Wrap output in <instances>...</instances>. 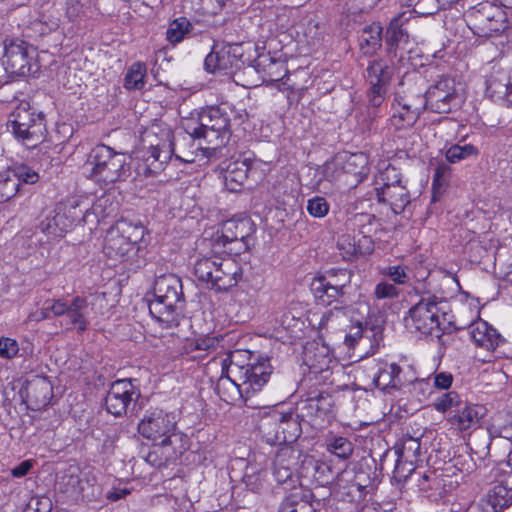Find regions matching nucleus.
<instances>
[{"mask_svg": "<svg viewBox=\"0 0 512 512\" xmlns=\"http://www.w3.org/2000/svg\"><path fill=\"white\" fill-rule=\"evenodd\" d=\"M90 213L80 209L78 203L56 205L54 210L40 222V230L51 238L62 237L78 222H87Z\"/></svg>", "mask_w": 512, "mask_h": 512, "instance_id": "f8f14e48", "label": "nucleus"}, {"mask_svg": "<svg viewBox=\"0 0 512 512\" xmlns=\"http://www.w3.org/2000/svg\"><path fill=\"white\" fill-rule=\"evenodd\" d=\"M194 275L207 288L225 291L238 283L241 267L232 258H222L218 255L204 256L196 260Z\"/></svg>", "mask_w": 512, "mask_h": 512, "instance_id": "0eeeda50", "label": "nucleus"}, {"mask_svg": "<svg viewBox=\"0 0 512 512\" xmlns=\"http://www.w3.org/2000/svg\"><path fill=\"white\" fill-rule=\"evenodd\" d=\"M176 416L161 409L146 411L138 424V431L144 437L157 442L163 448L171 446L172 453L167 452L166 459L176 458L187 449L183 443L184 435L177 432Z\"/></svg>", "mask_w": 512, "mask_h": 512, "instance_id": "7ed1b4c3", "label": "nucleus"}, {"mask_svg": "<svg viewBox=\"0 0 512 512\" xmlns=\"http://www.w3.org/2000/svg\"><path fill=\"white\" fill-rule=\"evenodd\" d=\"M329 209L330 205L324 197L315 196L307 202V211L315 218L325 217L328 214Z\"/></svg>", "mask_w": 512, "mask_h": 512, "instance_id": "49530a36", "label": "nucleus"}, {"mask_svg": "<svg viewBox=\"0 0 512 512\" xmlns=\"http://www.w3.org/2000/svg\"><path fill=\"white\" fill-rule=\"evenodd\" d=\"M162 139L154 141L156 132L153 129L145 131L142 141L148 144L149 150L147 155L143 156V160L137 165V173L139 175L150 176L156 174L163 169L165 164L172 155L178 161L184 163H194L211 154L212 150H206L205 146L200 143L196 145L194 137L185 130V133H179L171 138V131L163 129Z\"/></svg>", "mask_w": 512, "mask_h": 512, "instance_id": "f257e3e1", "label": "nucleus"}, {"mask_svg": "<svg viewBox=\"0 0 512 512\" xmlns=\"http://www.w3.org/2000/svg\"><path fill=\"white\" fill-rule=\"evenodd\" d=\"M153 296L154 299L149 303L152 317L165 327L177 325V316L184 302L181 279L174 274L157 277Z\"/></svg>", "mask_w": 512, "mask_h": 512, "instance_id": "20e7f679", "label": "nucleus"}, {"mask_svg": "<svg viewBox=\"0 0 512 512\" xmlns=\"http://www.w3.org/2000/svg\"><path fill=\"white\" fill-rule=\"evenodd\" d=\"M328 285H330L329 278L326 276L315 278L311 283V290L314 293V296L323 304L326 302V287Z\"/></svg>", "mask_w": 512, "mask_h": 512, "instance_id": "4d7b16f0", "label": "nucleus"}, {"mask_svg": "<svg viewBox=\"0 0 512 512\" xmlns=\"http://www.w3.org/2000/svg\"><path fill=\"white\" fill-rule=\"evenodd\" d=\"M19 352V344L15 339L10 337L0 338V358L11 360L17 356Z\"/></svg>", "mask_w": 512, "mask_h": 512, "instance_id": "09e8293b", "label": "nucleus"}, {"mask_svg": "<svg viewBox=\"0 0 512 512\" xmlns=\"http://www.w3.org/2000/svg\"><path fill=\"white\" fill-rule=\"evenodd\" d=\"M327 450L337 457L346 460L351 457L354 447L347 438L334 437L327 443Z\"/></svg>", "mask_w": 512, "mask_h": 512, "instance_id": "a18cd8bd", "label": "nucleus"}, {"mask_svg": "<svg viewBox=\"0 0 512 512\" xmlns=\"http://www.w3.org/2000/svg\"><path fill=\"white\" fill-rule=\"evenodd\" d=\"M470 16L474 20L478 33L483 36L490 37L507 28L505 12L490 2L479 3L473 8Z\"/></svg>", "mask_w": 512, "mask_h": 512, "instance_id": "f3484780", "label": "nucleus"}, {"mask_svg": "<svg viewBox=\"0 0 512 512\" xmlns=\"http://www.w3.org/2000/svg\"><path fill=\"white\" fill-rule=\"evenodd\" d=\"M304 409L307 415L320 419L323 422H330L335 417V403L333 397L328 393H319L306 400Z\"/></svg>", "mask_w": 512, "mask_h": 512, "instance_id": "bb28decb", "label": "nucleus"}, {"mask_svg": "<svg viewBox=\"0 0 512 512\" xmlns=\"http://www.w3.org/2000/svg\"><path fill=\"white\" fill-rule=\"evenodd\" d=\"M250 162L247 158L235 159L222 167V178L227 190L238 192L242 189L248 178Z\"/></svg>", "mask_w": 512, "mask_h": 512, "instance_id": "393cba45", "label": "nucleus"}, {"mask_svg": "<svg viewBox=\"0 0 512 512\" xmlns=\"http://www.w3.org/2000/svg\"><path fill=\"white\" fill-rule=\"evenodd\" d=\"M82 13V5L78 0H67L66 2V17L70 21H75Z\"/></svg>", "mask_w": 512, "mask_h": 512, "instance_id": "052dcab7", "label": "nucleus"}, {"mask_svg": "<svg viewBox=\"0 0 512 512\" xmlns=\"http://www.w3.org/2000/svg\"><path fill=\"white\" fill-rule=\"evenodd\" d=\"M342 281H334V277L329 278V284L326 287V302L324 304H331L332 301L338 299L344 294V288L350 284L352 274L346 269H341L338 274Z\"/></svg>", "mask_w": 512, "mask_h": 512, "instance_id": "4c0bfd02", "label": "nucleus"}, {"mask_svg": "<svg viewBox=\"0 0 512 512\" xmlns=\"http://www.w3.org/2000/svg\"><path fill=\"white\" fill-rule=\"evenodd\" d=\"M342 173V168L335 161H327L319 168L320 180L332 182Z\"/></svg>", "mask_w": 512, "mask_h": 512, "instance_id": "864d4df0", "label": "nucleus"}, {"mask_svg": "<svg viewBox=\"0 0 512 512\" xmlns=\"http://www.w3.org/2000/svg\"><path fill=\"white\" fill-rule=\"evenodd\" d=\"M35 47L19 38L4 43V54L0 60V82L3 78L27 76L38 69Z\"/></svg>", "mask_w": 512, "mask_h": 512, "instance_id": "9d476101", "label": "nucleus"}, {"mask_svg": "<svg viewBox=\"0 0 512 512\" xmlns=\"http://www.w3.org/2000/svg\"><path fill=\"white\" fill-rule=\"evenodd\" d=\"M231 117L226 107L212 106L203 109L197 120H189L185 130L198 140L206 142L205 149L215 151L224 146L231 136Z\"/></svg>", "mask_w": 512, "mask_h": 512, "instance_id": "39448f33", "label": "nucleus"}, {"mask_svg": "<svg viewBox=\"0 0 512 512\" xmlns=\"http://www.w3.org/2000/svg\"><path fill=\"white\" fill-rule=\"evenodd\" d=\"M337 246L344 259H351L372 250L370 244L364 243L361 238L356 239L355 235H351L348 231L338 238Z\"/></svg>", "mask_w": 512, "mask_h": 512, "instance_id": "72a5a7b5", "label": "nucleus"}, {"mask_svg": "<svg viewBox=\"0 0 512 512\" xmlns=\"http://www.w3.org/2000/svg\"><path fill=\"white\" fill-rule=\"evenodd\" d=\"M424 109L425 101L421 93H397L391 107L390 124L396 130L409 129Z\"/></svg>", "mask_w": 512, "mask_h": 512, "instance_id": "ddd939ff", "label": "nucleus"}, {"mask_svg": "<svg viewBox=\"0 0 512 512\" xmlns=\"http://www.w3.org/2000/svg\"><path fill=\"white\" fill-rule=\"evenodd\" d=\"M240 49V44L215 43L204 61L206 71L210 73H231L238 63Z\"/></svg>", "mask_w": 512, "mask_h": 512, "instance_id": "aec40b11", "label": "nucleus"}, {"mask_svg": "<svg viewBox=\"0 0 512 512\" xmlns=\"http://www.w3.org/2000/svg\"><path fill=\"white\" fill-rule=\"evenodd\" d=\"M463 403L460 395L456 391H448L437 396L433 401V408L440 413L448 411L455 412Z\"/></svg>", "mask_w": 512, "mask_h": 512, "instance_id": "58836bf2", "label": "nucleus"}, {"mask_svg": "<svg viewBox=\"0 0 512 512\" xmlns=\"http://www.w3.org/2000/svg\"><path fill=\"white\" fill-rule=\"evenodd\" d=\"M412 18L411 11H403L391 19L386 32L389 45H398L408 38L407 25Z\"/></svg>", "mask_w": 512, "mask_h": 512, "instance_id": "473e14b6", "label": "nucleus"}, {"mask_svg": "<svg viewBox=\"0 0 512 512\" xmlns=\"http://www.w3.org/2000/svg\"><path fill=\"white\" fill-rule=\"evenodd\" d=\"M438 483L437 478L435 477L434 473H424L421 476V479L419 480L418 487L422 491H429L432 490L435 486V484Z\"/></svg>", "mask_w": 512, "mask_h": 512, "instance_id": "69168bd1", "label": "nucleus"}, {"mask_svg": "<svg viewBox=\"0 0 512 512\" xmlns=\"http://www.w3.org/2000/svg\"><path fill=\"white\" fill-rule=\"evenodd\" d=\"M229 111V115L232 114L233 123L236 125H241L248 119V113L246 109L229 108Z\"/></svg>", "mask_w": 512, "mask_h": 512, "instance_id": "774afa93", "label": "nucleus"}, {"mask_svg": "<svg viewBox=\"0 0 512 512\" xmlns=\"http://www.w3.org/2000/svg\"><path fill=\"white\" fill-rule=\"evenodd\" d=\"M297 493L288 497L283 504L281 512H312L313 508L307 501H297Z\"/></svg>", "mask_w": 512, "mask_h": 512, "instance_id": "8fccbe9b", "label": "nucleus"}, {"mask_svg": "<svg viewBox=\"0 0 512 512\" xmlns=\"http://www.w3.org/2000/svg\"><path fill=\"white\" fill-rule=\"evenodd\" d=\"M140 392L132 379L114 381L107 392L105 406L114 416H121L128 410L129 405L138 399Z\"/></svg>", "mask_w": 512, "mask_h": 512, "instance_id": "a211bd4d", "label": "nucleus"}, {"mask_svg": "<svg viewBox=\"0 0 512 512\" xmlns=\"http://www.w3.org/2000/svg\"><path fill=\"white\" fill-rule=\"evenodd\" d=\"M382 26L372 23L363 28L360 35V49L366 55L374 54L382 46Z\"/></svg>", "mask_w": 512, "mask_h": 512, "instance_id": "f704fd0d", "label": "nucleus"}, {"mask_svg": "<svg viewBox=\"0 0 512 512\" xmlns=\"http://www.w3.org/2000/svg\"><path fill=\"white\" fill-rule=\"evenodd\" d=\"M18 185L9 167L0 172V202H6L18 192Z\"/></svg>", "mask_w": 512, "mask_h": 512, "instance_id": "a19ab883", "label": "nucleus"}, {"mask_svg": "<svg viewBox=\"0 0 512 512\" xmlns=\"http://www.w3.org/2000/svg\"><path fill=\"white\" fill-rule=\"evenodd\" d=\"M438 483L437 478L435 477L434 473H424L421 476V479L419 480L418 487L422 491H429L432 490L435 486V484Z\"/></svg>", "mask_w": 512, "mask_h": 512, "instance_id": "0e129e2a", "label": "nucleus"}, {"mask_svg": "<svg viewBox=\"0 0 512 512\" xmlns=\"http://www.w3.org/2000/svg\"><path fill=\"white\" fill-rule=\"evenodd\" d=\"M420 442L416 438H408L404 440L402 449L400 451V457L403 458H416L419 455Z\"/></svg>", "mask_w": 512, "mask_h": 512, "instance_id": "13d9d810", "label": "nucleus"}, {"mask_svg": "<svg viewBox=\"0 0 512 512\" xmlns=\"http://www.w3.org/2000/svg\"><path fill=\"white\" fill-rule=\"evenodd\" d=\"M478 155L479 149L472 144H454L445 152V157L449 163H457L470 157H477Z\"/></svg>", "mask_w": 512, "mask_h": 512, "instance_id": "ea45409f", "label": "nucleus"}, {"mask_svg": "<svg viewBox=\"0 0 512 512\" xmlns=\"http://www.w3.org/2000/svg\"><path fill=\"white\" fill-rule=\"evenodd\" d=\"M407 382L411 380L403 375L401 367L395 363L385 364L374 378L376 387L383 391L400 389Z\"/></svg>", "mask_w": 512, "mask_h": 512, "instance_id": "c756f323", "label": "nucleus"}, {"mask_svg": "<svg viewBox=\"0 0 512 512\" xmlns=\"http://www.w3.org/2000/svg\"><path fill=\"white\" fill-rule=\"evenodd\" d=\"M423 97L425 108L439 114L449 113L460 104L456 81L449 77L439 79Z\"/></svg>", "mask_w": 512, "mask_h": 512, "instance_id": "4468645a", "label": "nucleus"}, {"mask_svg": "<svg viewBox=\"0 0 512 512\" xmlns=\"http://www.w3.org/2000/svg\"><path fill=\"white\" fill-rule=\"evenodd\" d=\"M366 325V321L356 320V325L351 326L349 333L345 336L346 345L353 347L355 344L363 340V332Z\"/></svg>", "mask_w": 512, "mask_h": 512, "instance_id": "5fc2aeb1", "label": "nucleus"}, {"mask_svg": "<svg viewBox=\"0 0 512 512\" xmlns=\"http://www.w3.org/2000/svg\"><path fill=\"white\" fill-rule=\"evenodd\" d=\"M453 377L450 373L440 372L434 376V386L438 389H448L452 385Z\"/></svg>", "mask_w": 512, "mask_h": 512, "instance_id": "e2e57ef3", "label": "nucleus"}, {"mask_svg": "<svg viewBox=\"0 0 512 512\" xmlns=\"http://www.w3.org/2000/svg\"><path fill=\"white\" fill-rule=\"evenodd\" d=\"M129 160L127 155L109 146L97 145L91 150L86 162L89 177L104 185L124 181L131 174Z\"/></svg>", "mask_w": 512, "mask_h": 512, "instance_id": "423d86ee", "label": "nucleus"}, {"mask_svg": "<svg viewBox=\"0 0 512 512\" xmlns=\"http://www.w3.org/2000/svg\"><path fill=\"white\" fill-rule=\"evenodd\" d=\"M9 127L16 138L28 148H35L44 139L46 126L44 116L29 102L21 101L9 115Z\"/></svg>", "mask_w": 512, "mask_h": 512, "instance_id": "1a4fd4ad", "label": "nucleus"}, {"mask_svg": "<svg viewBox=\"0 0 512 512\" xmlns=\"http://www.w3.org/2000/svg\"><path fill=\"white\" fill-rule=\"evenodd\" d=\"M300 456V450L291 445H284L277 450L273 461V474L279 483L292 480Z\"/></svg>", "mask_w": 512, "mask_h": 512, "instance_id": "4be33fe9", "label": "nucleus"}, {"mask_svg": "<svg viewBox=\"0 0 512 512\" xmlns=\"http://www.w3.org/2000/svg\"><path fill=\"white\" fill-rule=\"evenodd\" d=\"M376 197L379 202L389 205L395 214L404 211L405 207L411 201L409 191L403 182L387 187L384 190L379 188Z\"/></svg>", "mask_w": 512, "mask_h": 512, "instance_id": "cd10ccee", "label": "nucleus"}, {"mask_svg": "<svg viewBox=\"0 0 512 512\" xmlns=\"http://www.w3.org/2000/svg\"><path fill=\"white\" fill-rule=\"evenodd\" d=\"M376 222L373 214L354 213L347 218L345 227L348 232H358L363 242L371 245V234L375 230Z\"/></svg>", "mask_w": 512, "mask_h": 512, "instance_id": "7c9ffc66", "label": "nucleus"}, {"mask_svg": "<svg viewBox=\"0 0 512 512\" xmlns=\"http://www.w3.org/2000/svg\"><path fill=\"white\" fill-rule=\"evenodd\" d=\"M9 169L14 174L18 190H20L21 184H35L39 180L38 172L26 164H16Z\"/></svg>", "mask_w": 512, "mask_h": 512, "instance_id": "c03bdc74", "label": "nucleus"}, {"mask_svg": "<svg viewBox=\"0 0 512 512\" xmlns=\"http://www.w3.org/2000/svg\"><path fill=\"white\" fill-rule=\"evenodd\" d=\"M381 273L388 276L395 284H405L409 280V276L406 272V267L401 265L385 267Z\"/></svg>", "mask_w": 512, "mask_h": 512, "instance_id": "3c124183", "label": "nucleus"}, {"mask_svg": "<svg viewBox=\"0 0 512 512\" xmlns=\"http://www.w3.org/2000/svg\"><path fill=\"white\" fill-rule=\"evenodd\" d=\"M254 225L248 218L230 219L222 223L221 228L213 236L212 240L218 246L227 244H239L238 251L246 250L247 238L254 233Z\"/></svg>", "mask_w": 512, "mask_h": 512, "instance_id": "6ab92c4d", "label": "nucleus"}, {"mask_svg": "<svg viewBox=\"0 0 512 512\" xmlns=\"http://www.w3.org/2000/svg\"><path fill=\"white\" fill-rule=\"evenodd\" d=\"M444 302L436 296L421 299L412 306L405 317V326L411 332L421 335L438 336L441 332V324L445 320Z\"/></svg>", "mask_w": 512, "mask_h": 512, "instance_id": "9b49d317", "label": "nucleus"}, {"mask_svg": "<svg viewBox=\"0 0 512 512\" xmlns=\"http://www.w3.org/2000/svg\"><path fill=\"white\" fill-rule=\"evenodd\" d=\"M343 310L342 308L335 307L334 309H331L327 312H325L320 320V327L321 328H328L330 322H335L339 317L343 316Z\"/></svg>", "mask_w": 512, "mask_h": 512, "instance_id": "bf43d9fd", "label": "nucleus"}, {"mask_svg": "<svg viewBox=\"0 0 512 512\" xmlns=\"http://www.w3.org/2000/svg\"><path fill=\"white\" fill-rule=\"evenodd\" d=\"M343 169L348 173H352L360 178H363L369 171L368 158L363 153L352 154L346 160Z\"/></svg>", "mask_w": 512, "mask_h": 512, "instance_id": "37998d69", "label": "nucleus"}, {"mask_svg": "<svg viewBox=\"0 0 512 512\" xmlns=\"http://www.w3.org/2000/svg\"><path fill=\"white\" fill-rule=\"evenodd\" d=\"M190 29L191 23L186 18L181 17L175 19L167 29V40L172 44L179 43L184 39L185 35L190 32Z\"/></svg>", "mask_w": 512, "mask_h": 512, "instance_id": "79ce46f5", "label": "nucleus"}, {"mask_svg": "<svg viewBox=\"0 0 512 512\" xmlns=\"http://www.w3.org/2000/svg\"><path fill=\"white\" fill-rule=\"evenodd\" d=\"M468 330L475 346L487 352H494L504 341L497 330L482 319L472 322Z\"/></svg>", "mask_w": 512, "mask_h": 512, "instance_id": "b1692460", "label": "nucleus"}, {"mask_svg": "<svg viewBox=\"0 0 512 512\" xmlns=\"http://www.w3.org/2000/svg\"><path fill=\"white\" fill-rule=\"evenodd\" d=\"M242 352L234 351L226 357L214 358L212 365L221 367L216 390L221 393L222 388L229 386L247 400L251 395L260 391L268 382L272 373V366L266 357H260L256 362L240 365L237 361Z\"/></svg>", "mask_w": 512, "mask_h": 512, "instance_id": "f03ea898", "label": "nucleus"}, {"mask_svg": "<svg viewBox=\"0 0 512 512\" xmlns=\"http://www.w3.org/2000/svg\"><path fill=\"white\" fill-rule=\"evenodd\" d=\"M261 429L267 434L269 440L279 443H291L300 434L299 423L293 415L277 411L272 412L263 420Z\"/></svg>", "mask_w": 512, "mask_h": 512, "instance_id": "dca6fc26", "label": "nucleus"}, {"mask_svg": "<svg viewBox=\"0 0 512 512\" xmlns=\"http://www.w3.org/2000/svg\"><path fill=\"white\" fill-rule=\"evenodd\" d=\"M144 235L145 227L142 224L126 220L118 221L107 230L103 251L112 260L127 262L138 252V243Z\"/></svg>", "mask_w": 512, "mask_h": 512, "instance_id": "6e6552de", "label": "nucleus"}, {"mask_svg": "<svg viewBox=\"0 0 512 512\" xmlns=\"http://www.w3.org/2000/svg\"><path fill=\"white\" fill-rule=\"evenodd\" d=\"M402 175L399 169L388 164L383 169H380L374 179V190L377 194L379 192V188L383 190L387 187H391L392 185H397L402 183Z\"/></svg>", "mask_w": 512, "mask_h": 512, "instance_id": "c9c22d12", "label": "nucleus"}, {"mask_svg": "<svg viewBox=\"0 0 512 512\" xmlns=\"http://www.w3.org/2000/svg\"><path fill=\"white\" fill-rule=\"evenodd\" d=\"M146 72L147 68L144 63H133L125 75L124 87L128 90L142 89L145 85Z\"/></svg>", "mask_w": 512, "mask_h": 512, "instance_id": "e433bc0d", "label": "nucleus"}, {"mask_svg": "<svg viewBox=\"0 0 512 512\" xmlns=\"http://www.w3.org/2000/svg\"><path fill=\"white\" fill-rule=\"evenodd\" d=\"M49 308L55 317L66 316L70 325L78 331L86 330L88 326L89 303L86 298L76 296L70 304L64 299H57Z\"/></svg>", "mask_w": 512, "mask_h": 512, "instance_id": "412c9836", "label": "nucleus"}, {"mask_svg": "<svg viewBox=\"0 0 512 512\" xmlns=\"http://www.w3.org/2000/svg\"><path fill=\"white\" fill-rule=\"evenodd\" d=\"M511 86L512 82L505 71H495L486 81V95L496 102L506 100Z\"/></svg>", "mask_w": 512, "mask_h": 512, "instance_id": "2f4dec72", "label": "nucleus"}, {"mask_svg": "<svg viewBox=\"0 0 512 512\" xmlns=\"http://www.w3.org/2000/svg\"><path fill=\"white\" fill-rule=\"evenodd\" d=\"M485 502L493 512H499L512 503V477H504L488 491Z\"/></svg>", "mask_w": 512, "mask_h": 512, "instance_id": "c85d7f7f", "label": "nucleus"}, {"mask_svg": "<svg viewBox=\"0 0 512 512\" xmlns=\"http://www.w3.org/2000/svg\"><path fill=\"white\" fill-rule=\"evenodd\" d=\"M130 494V490L128 488H112L106 495L107 499L110 501H118L120 499L125 498Z\"/></svg>", "mask_w": 512, "mask_h": 512, "instance_id": "338daca9", "label": "nucleus"}, {"mask_svg": "<svg viewBox=\"0 0 512 512\" xmlns=\"http://www.w3.org/2000/svg\"><path fill=\"white\" fill-rule=\"evenodd\" d=\"M486 414L482 405L463 402L448 418V422L459 431L476 429Z\"/></svg>", "mask_w": 512, "mask_h": 512, "instance_id": "5701e85b", "label": "nucleus"}, {"mask_svg": "<svg viewBox=\"0 0 512 512\" xmlns=\"http://www.w3.org/2000/svg\"><path fill=\"white\" fill-rule=\"evenodd\" d=\"M447 171L448 168L446 165H439L435 170L432 184V202L438 201L442 195L443 187L446 183L445 174Z\"/></svg>", "mask_w": 512, "mask_h": 512, "instance_id": "de8ad7c7", "label": "nucleus"}, {"mask_svg": "<svg viewBox=\"0 0 512 512\" xmlns=\"http://www.w3.org/2000/svg\"><path fill=\"white\" fill-rule=\"evenodd\" d=\"M39 20L49 31L56 30L60 25V14L58 9L51 8L40 14Z\"/></svg>", "mask_w": 512, "mask_h": 512, "instance_id": "6e6d98bb", "label": "nucleus"}, {"mask_svg": "<svg viewBox=\"0 0 512 512\" xmlns=\"http://www.w3.org/2000/svg\"><path fill=\"white\" fill-rule=\"evenodd\" d=\"M193 345L195 350L209 352L216 349L218 341L214 337H205L198 339Z\"/></svg>", "mask_w": 512, "mask_h": 512, "instance_id": "680f3d73", "label": "nucleus"}, {"mask_svg": "<svg viewBox=\"0 0 512 512\" xmlns=\"http://www.w3.org/2000/svg\"><path fill=\"white\" fill-rule=\"evenodd\" d=\"M373 295L378 300L393 299L398 297L399 290L395 285L386 281H381L375 286Z\"/></svg>", "mask_w": 512, "mask_h": 512, "instance_id": "603ef678", "label": "nucleus"}, {"mask_svg": "<svg viewBox=\"0 0 512 512\" xmlns=\"http://www.w3.org/2000/svg\"><path fill=\"white\" fill-rule=\"evenodd\" d=\"M393 66L384 59H374L366 69V78L370 84L367 92L368 103L372 107H380L387 94V86L393 76Z\"/></svg>", "mask_w": 512, "mask_h": 512, "instance_id": "2eb2a0df", "label": "nucleus"}, {"mask_svg": "<svg viewBox=\"0 0 512 512\" xmlns=\"http://www.w3.org/2000/svg\"><path fill=\"white\" fill-rule=\"evenodd\" d=\"M27 397L33 409H41L50 403L53 388L47 377L36 375L27 381Z\"/></svg>", "mask_w": 512, "mask_h": 512, "instance_id": "a878e982", "label": "nucleus"}]
</instances>
